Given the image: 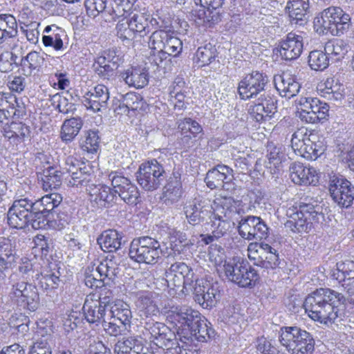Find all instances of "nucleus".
I'll return each mask as SVG.
<instances>
[{"instance_id": "1", "label": "nucleus", "mask_w": 354, "mask_h": 354, "mask_svg": "<svg viewBox=\"0 0 354 354\" xmlns=\"http://www.w3.org/2000/svg\"><path fill=\"white\" fill-rule=\"evenodd\" d=\"M346 301L353 299L330 288H319L308 295L304 305L312 319L329 325L341 318Z\"/></svg>"}, {"instance_id": "2", "label": "nucleus", "mask_w": 354, "mask_h": 354, "mask_svg": "<svg viewBox=\"0 0 354 354\" xmlns=\"http://www.w3.org/2000/svg\"><path fill=\"white\" fill-rule=\"evenodd\" d=\"M279 340L291 354H312L315 350L312 334L297 326L281 328Z\"/></svg>"}, {"instance_id": "3", "label": "nucleus", "mask_w": 354, "mask_h": 354, "mask_svg": "<svg viewBox=\"0 0 354 354\" xmlns=\"http://www.w3.org/2000/svg\"><path fill=\"white\" fill-rule=\"evenodd\" d=\"M129 254L136 262L154 265L160 259L162 250L158 240L149 236H143L131 241Z\"/></svg>"}, {"instance_id": "4", "label": "nucleus", "mask_w": 354, "mask_h": 354, "mask_svg": "<svg viewBox=\"0 0 354 354\" xmlns=\"http://www.w3.org/2000/svg\"><path fill=\"white\" fill-rule=\"evenodd\" d=\"M223 267L227 279L240 287H252L259 279L257 271L246 260L240 257L225 261Z\"/></svg>"}, {"instance_id": "5", "label": "nucleus", "mask_w": 354, "mask_h": 354, "mask_svg": "<svg viewBox=\"0 0 354 354\" xmlns=\"http://www.w3.org/2000/svg\"><path fill=\"white\" fill-rule=\"evenodd\" d=\"M62 201V196L57 192L46 194L39 199H35L29 225L35 230L44 229L50 221V214Z\"/></svg>"}, {"instance_id": "6", "label": "nucleus", "mask_w": 354, "mask_h": 354, "mask_svg": "<svg viewBox=\"0 0 354 354\" xmlns=\"http://www.w3.org/2000/svg\"><path fill=\"white\" fill-rule=\"evenodd\" d=\"M131 318L129 304L118 300L109 308L108 321H104V330L111 336H118L127 330V326H130Z\"/></svg>"}, {"instance_id": "7", "label": "nucleus", "mask_w": 354, "mask_h": 354, "mask_svg": "<svg viewBox=\"0 0 354 354\" xmlns=\"http://www.w3.org/2000/svg\"><path fill=\"white\" fill-rule=\"evenodd\" d=\"M192 269L185 263L175 262L165 272V280L169 289L175 290L180 289L183 293L192 290L195 280Z\"/></svg>"}, {"instance_id": "8", "label": "nucleus", "mask_w": 354, "mask_h": 354, "mask_svg": "<svg viewBox=\"0 0 354 354\" xmlns=\"http://www.w3.org/2000/svg\"><path fill=\"white\" fill-rule=\"evenodd\" d=\"M167 178L162 165L156 159L142 163L136 172L138 184L146 191L157 189Z\"/></svg>"}, {"instance_id": "9", "label": "nucleus", "mask_w": 354, "mask_h": 354, "mask_svg": "<svg viewBox=\"0 0 354 354\" xmlns=\"http://www.w3.org/2000/svg\"><path fill=\"white\" fill-rule=\"evenodd\" d=\"M8 297L12 303L31 312L35 311L39 306L40 299L37 287L26 281L14 283Z\"/></svg>"}, {"instance_id": "10", "label": "nucleus", "mask_w": 354, "mask_h": 354, "mask_svg": "<svg viewBox=\"0 0 354 354\" xmlns=\"http://www.w3.org/2000/svg\"><path fill=\"white\" fill-rule=\"evenodd\" d=\"M122 17L127 18L125 23L120 21L117 25L118 35L120 37L129 39L133 35L145 37L151 31L150 26V14L136 11L129 12Z\"/></svg>"}, {"instance_id": "11", "label": "nucleus", "mask_w": 354, "mask_h": 354, "mask_svg": "<svg viewBox=\"0 0 354 354\" xmlns=\"http://www.w3.org/2000/svg\"><path fill=\"white\" fill-rule=\"evenodd\" d=\"M319 16L318 22L333 35L341 36L350 28L351 17L340 7H328L321 12Z\"/></svg>"}, {"instance_id": "12", "label": "nucleus", "mask_w": 354, "mask_h": 354, "mask_svg": "<svg viewBox=\"0 0 354 354\" xmlns=\"http://www.w3.org/2000/svg\"><path fill=\"white\" fill-rule=\"evenodd\" d=\"M63 169L70 174L68 185L72 187H86L92 183L94 178L91 163L82 162L72 156L65 158Z\"/></svg>"}, {"instance_id": "13", "label": "nucleus", "mask_w": 354, "mask_h": 354, "mask_svg": "<svg viewBox=\"0 0 354 354\" xmlns=\"http://www.w3.org/2000/svg\"><path fill=\"white\" fill-rule=\"evenodd\" d=\"M295 209L296 212L290 215V220L286 223V227L293 232H309L313 228V223L318 221L320 214L310 203L301 202Z\"/></svg>"}, {"instance_id": "14", "label": "nucleus", "mask_w": 354, "mask_h": 354, "mask_svg": "<svg viewBox=\"0 0 354 354\" xmlns=\"http://www.w3.org/2000/svg\"><path fill=\"white\" fill-rule=\"evenodd\" d=\"M298 104L299 118L306 123L315 124L328 116L329 106L317 97H301Z\"/></svg>"}, {"instance_id": "15", "label": "nucleus", "mask_w": 354, "mask_h": 354, "mask_svg": "<svg viewBox=\"0 0 354 354\" xmlns=\"http://www.w3.org/2000/svg\"><path fill=\"white\" fill-rule=\"evenodd\" d=\"M34 202V198L28 197L15 200L7 214L8 225L16 229H24L28 227L31 220Z\"/></svg>"}, {"instance_id": "16", "label": "nucleus", "mask_w": 354, "mask_h": 354, "mask_svg": "<svg viewBox=\"0 0 354 354\" xmlns=\"http://www.w3.org/2000/svg\"><path fill=\"white\" fill-rule=\"evenodd\" d=\"M174 322L178 330H181L186 337L193 329L196 327L198 322L203 318L201 314L187 306H177L171 307L169 315ZM180 337V332L178 330Z\"/></svg>"}, {"instance_id": "17", "label": "nucleus", "mask_w": 354, "mask_h": 354, "mask_svg": "<svg viewBox=\"0 0 354 354\" xmlns=\"http://www.w3.org/2000/svg\"><path fill=\"white\" fill-rule=\"evenodd\" d=\"M195 301L203 308L215 306L221 298L220 286L218 283H210L203 279H195L192 286Z\"/></svg>"}, {"instance_id": "18", "label": "nucleus", "mask_w": 354, "mask_h": 354, "mask_svg": "<svg viewBox=\"0 0 354 354\" xmlns=\"http://www.w3.org/2000/svg\"><path fill=\"white\" fill-rule=\"evenodd\" d=\"M268 83V76L262 73L254 71L246 74L239 83L238 92L240 97L242 100L256 97L265 91Z\"/></svg>"}, {"instance_id": "19", "label": "nucleus", "mask_w": 354, "mask_h": 354, "mask_svg": "<svg viewBox=\"0 0 354 354\" xmlns=\"http://www.w3.org/2000/svg\"><path fill=\"white\" fill-rule=\"evenodd\" d=\"M184 212L188 223L192 225L207 223L213 214L210 201L200 196L187 202Z\"/></svg>"}, {"instance_id": "20", "label": "nucleus", "mask_w": 354, "mask_h": 354, "mask_svg": "<svg viewBox=\"0 0 354 354\" xmlns=\"http://www.w3.org/2000/svg\"><path fill=\"white\" fill-rule=\"evenodd\" d=\"M329 192L333 200L341 207H351L354 200V186L350 181L334 175L330 179Z\"/></svg>"}, {"instance_id": "21", "label": "nucleus", "mask_w": 354, "mask_h": 354, "mask_svg": "<svg viewBox=\"0 0 354 354\" xmlns=\"http://www.w3.org/2000/svg\"><path fill=\"white\" fill-rule=\"evenodd\" d=\"M237 229L239 235L248 241L266 239L269 230L266 223L255 216H241Z\"/></svg>"}, {"instance_id": "22", "label": "nucleus", "mask_w": 354, "mask_h": 354, "mask_svg": "<svg viewBox=\"0 0 354 354\" xmlns=\"http://www.w3.org/2000/svg\"><path fill=\"white\" fill-rule=\"evenodd\" d=\"M145 335L148 336L149 339L153 342L159 348H169L170 345L175 344V334L165 324L149 321L145 325Z\"/></svg>"}, {"instance_id": "23", "label": "nucleus", "mask_w": 354, "mask_h": 354, "mask_svg": "<svg viewBox=\"0 0 354 354\" xmlns=\"http://www.w3.org/2000/svg\"><path fill=\"white\" fill-rule=\"evenodd\" d=\"M26 114L24 103L10 92L0 91V124L11 117L21 118Z\"/></svg>"}, {"instance_id": "24", "label": "nucleus", "mask_w": 354, "mask_h": 354, "mask_svg": "<svg viewBox=\"0 0 354 354\" xmlns=\"http://www.w3.org/2000/svg\"><path fill=\"white\" fill-rule=\"evenodd\" d=\"M233 170L231 168L224 165H218L208 171L205 182L211 189H222L228 191L233 189Z\"/></svg>"}, {"instance_id": "25", "label": "nucleus", "mask_w": 354, "mask_h": 354, "mask_svg": "<svg viewBox=\"0 0 354 354\" xmlns=\"http://www.w3.org/2000/svg\"><path fill=\"white\" fill-rule=\"evenodd\" d=\"M109 178L113 191L121 199L129 205H136L139 201L140 193L136 185L122 176L111 174Z\"/></svg>"}, {"instance_id": "26", "label": "nucleus", "mask_w": 354, "mask_h": 354, "mask_svg": "<svg viewBox=\"0 0 354 354\" xmlns=\"http://www.w3.org/2000/svg\"><path fill=\"white\" fill-rule=\"evenodd\" d=\"M317 138V134L309 132L306 128H300L292 136V147L304 158L315 160L313 140Z\"/></svg>"}, {"instance_id": "27", "label": "nucleus", "mask_w": 354, "mask_h": 354, "mask_svg": "<svg viewBox=\"0 0 354 354\" xmlns=\"http://www.w3.org/2000/svg\"><path fill=\"white\" fill-rule=\"evenodd\" d=\"M257 102L251 105L250 113L257 121L269 120L277 111V100L268 93L259 94Z\"/></svg>"}, {"instance_id": "28", "label": "nucleus", "mask_w": 354, "mask_h": 354, "mask_svg": "<svg viewBox=\"0 0 354 354\" xmlns=\"http://www.w3.org/2000/svg\"><path fill=\"white\" fill-rule=\"evenodd\" d=\"M177 124L178 130L180 133V145L185 149L194 146L197 135L203 131L201 125L189 118L179 120Z\"/></svg>"}, {"instance_id": "29", "label": "nucleus", "mask_w": 354, "mask_h": 354, "mask_svg": "<svg viewBox=\"0 0 354 354\" xmlns=\"http://www.w3.org/2000/svg\"><path fill=\"white\" fill-rule=\"evenodd\" d=\"M303 48V37L290 32L287 35L286 39L280 42L279 53L283 59L291 61L301 55Z\"/></svg>"}, {"instance_id": "30", "label": "nucleus", "mask_w": 354, "mask_h": 354, "mask_svg": "<svg viewBox=\"0 0 354 354\" xmlns=\"http://www.w3.org/2000/svg\"><path fill=\"white\" fill-rule=\"evenodd\" d=\"M274 83L280 95L288 98L297 95L301 88L297 76L288 71L274 75Z\"/></svg>"}, {"instance_id": "31", "label": "nucleus", "mask_w": 354, "mask_h": 354, "mask_svg": "<svg viewBox=\"0 0 354 354\" xmlns=\"http://www.w3.org/2000/svg\"><path fill=\"white\" fill-rule=\"evenodd\" d=\"M83 311L85 319L90 324H102L104 327V321H108V312L98 305L95 294L88 295L86 297Z\"/></svg>"}, {"instance_id": "32", "label": "nucleus", "mask_w": 354, "mask_h": 354, "mask_svg": "<svg viewBox=\"0 0 354 354\" xmlns=\"http://www.w3.org/2000/svg\"><path fill=\"white\" fill-rule=\"evenodd\" d=\"M290 178L292 182L299 185H316L318 174L313 167L305 166L301 162H294L290 167Z\"/></svg>"}, {"instance_id": "33", "label": "nucleus", "mask_w": 354, "mask_h": 354, "mask_svg": "<svg viewBox=\"0 0 354 354\" xmlns=\"http://www.w3.org/2000/svg\"><path fill=\"white\" fill-rule=\"evenodd\" d=\"M109 99V92L108 88L103 84H98L94 87L92 91L86 93V96L84 100V104L87 109H91L94 112H97L102 109L107 107Z\"/></svg>"}, {"instance_id": "34", "label": "nucleus", "mask_w": 354, "mask_h": 354, "mask_svg": "<svg viewBox=\"0 0 354 354\" xmlns=\"http://www.w3.org/2000/svg\"><path fill=\"white\" fill-rule=\"evenodd\" d=\"M90 200L95 203L98 207H108L115 203L117 198L113 188L98 185L91 187L89 190Z\"/></svg>"}, {"instance_id": "35", "label": "nucleus", "mask_w": 354, "mask_h": 354, "mask_svg": "<svg viewBox=\"0 0 354 354\" xmlns=\"http://www.w3.org/2000/svg\"><path fill=\"white\" fill-rule=\"evenodd\" d=\"M121 77L129 86L141 88L149 83L148 71L141 66L131 67L121 73Z\"/></svg>"}, {"instance_id": "36", "label": "nucleus", "mask_w": 354, "mask_h": 354, "mask_svg": "<svg viewBox=\"0 0 354 354\" xmlns=\"http://www.w3.org/2000/svg\"><path fill=\"white\" fill-rule=\"evenodd\" d=\"M118 264L113 254H109L96 268V274L109 286L118 273Z\"/></svg>"}, {"instance_id": "37", "label": "nucleus", "mask_w": 354, "mask_h": 354, "mask_svg": "<svg viewBox=\"0 0 354 354\" xmlns=\"http://www.w3.org/2000/svg\"><path fill=\"white\" fill-rule=\"evenodd\" d=\"M121 239V234L116 230H109L103 232L97 238V242L104 252L113 253L120 248Z\"/></svg>"}, {"instance_id": "38", "label": "nucleus", "mask_w": 354, "mask_h": 354, "mask_svg": "<svg viewBox=\"0 0 354 354\" xmlns=\"http://www.w3.org/2000/svg\"><path fill=\"white\" fill-rule=\"evenodd\" d=\"M3 136L5 138L17 145L22 142L30 135L29 127L23 122H12L3 127Z\"/></svg>"}, {"instance_id": "39", "label": "nucleus", "mask_w": 354, "mask_h": 354, "mask_svg": "<svg viewBox=\"0 0 354 354\" xmlns=\"http://www.w3.org/2000/svg\"><path fill=\"white\" fill-rule=\"evenodd\" d=\"M82 126L83 121L80 117L65 120L61 127L59 133L62 141L66 144L73 142L78 135Z\"/></svg>"}, {"instance_id": "40", "label": "nucleus", "mask_w": 354, "mask_h": 354, "mask_svg": "<svg viewBox=\"0 0 354 354\" xmlns=\"http://www.w3.org/2000/svg\"><path fill=\"white\" fill-rule=\"evenodd\" d=\"M309 10V0H288L286 6V10L290 18L296 23L306 21Z\"/></svg>"}, {"instance_id": "41", "label": "nucleus", "mask_w": 354, "mask_h": 354, "mask_svg": "<svg viewBox=\"0 0 354 354\" xmlns=\"http://www.w3.org/2000/svg\"><path fill=\"white\" fill-rule=\"evenodd\" d=\"M44 32L48 34L42 37V42L46 47H53L55 50L64 49L62 37L64 30L56 25L47 26Z\"/></svg>"}, {"instance_id": "42", "label": "nucleus", "mask_w": 354, "mask_h": 354, "mask_svg": "<svg viewBox=\"0 0 354 354\" xmlns=\"http://www.w3.org/2000/svg\"><path fill=\"white\" fill-rule=\"evenodd\" d=\"M349 49L348 44L342 39H333L327 41L324 51L332 62L342 60Z\"/></svg>"}, {"instance_id": "43", "label": "nucleus", "mask_w": 354, "mask_h": 354, "mask_svg": "<svg viewBox=\"0 0 354 354\" xmlns=\"http://www.w3.org/2000/svg\"><path fill=\"white\" fill-rule=\"evenodd\" d=\"M73 96L68 91L56 93L52 96L50 102L52 106L61 113H73L75 110V104L72 102Z\"/></svg>"}, {"instance_id": "44", "label": "nucleus", "mask_w": 354, "mask_h": 354, "mask_svg": "<svg viewBox=\"0 0 354 354\" xmlns=\"http://www.w3.org/2000/svg\"><path fill=\"white\" fill-rule=\"evenodd\" d=\"M44 61L39 53L31 51L21 59V67L23 74L26 77L30 76L35 71H39Z\"/></svg>"}, {"instance_id": "45", "label": "nucleus", "mask_w": 354, "mask_h": 354, "mask_svg": "<svg viewBox=\"0 0 354 354\" xmlns=\"http://www.w3.org/2000/svg\"><path fill=\"white\" fill-rule=\"evenodd\" d=\"M64 174L53 167L44 169L41 180L43 189L48 191L58 188L62 185Z\"/></svg>"}, {"instance_id": "46", "label": "nucleus", "mask_w": 354, "mask_h": 354, "mask_svg": "<svg viewBox=\"0 0 354 354\" xmlns=\"http://www.w3.org/2000/svg\"><path fill=\"white\" fill-rule=\"evenodd\" d=\"M175 181L171 180L165 187L164 198L167 205H171L179 201L182 196V185L180 182V174L178 172L173 173Z\"/></svg>"}, {"instance_id": "47", "label": "nucleus", "mask_w": 354, "mask_h": 354, "mask_svg": "<svg viewBox=\"0 0 354 354\" xmlns=\"http://www.w3.org/2000/svg\"><path fill=\"white\" fill-rule=\"evenodd\" d=\"M182 49V41L171 34L168 42L166 44V47H165L163 52L161 53L160 51V53H157V55H155L153 61L157 66H159V64L167 58V55L176 57L181 53Z\"/></svg>"}, {"instance_id": "48", "label": "nucleus", "mask_w": 354, "mask_h": 354, "mask_svg": "<svg viewBox=\"0 0 354 354\" xmlns=\"http://www.w3.org/2000/svg\"><path fill=\"white\" fill-rule=\"evenodd\" d=\"M217 50L215 46L207 44L199 47L196 53V63L199 67L210 64L217 57Z\"/></svg>"}, {"instance_id": "49", "label": "nucleus", "mask_w": 354, "mask_h": 354, "mask_svg": "<svg viewBox=\"0 0 354 354\" xmlns=\"http://www.w3.org/2000/svg\"><path fill=\"white\" fill-rule=\"evenodd\" d=\"M196 326L192 332L190 331L188 334V337L183 335V337L189 339V337L193 336L199 342H207L213 336L214 331L210 326H208L207 320L204 317L201 319Z\"/></svg>"}, {"instance_id": "50", "label": "nucleus", "mask_w": 354, "mask_h": 354, "mask_svg": "<svg viewBox=\"0 0 354 354\" xmlns=\"http://www.w3.org/2000/svg\"><path fill=\"white\" fill-rule=\"evenodd\" d=\"M333 82L332 79L326 80L323 84L324 88L319 89L321 95L330 101L340 102L344 97L341 86L337 84L333 85ZM320 86L322 87V85Z\"/></svg>"}, {"instance_id": "51", "label": "nucleus", "mask_w": 354, "mask_h": 354, "mask_svg": "<svg viewBox=\"0 0 354 354\" xmlns=\"http://www.w3.org/2000/svg\"><path fill=\"white\" fill-rule=\"evenodd\" d=\"M15 261V250L11 241L0 237V264L9 268Z\"/></svg>"}, {"instance_id": "52", "label": "nucleus", "mask_w": 354, "mask_h": 354, "mask_svg": "<svg viewBox=\"0 0 354 354\" xmlns=\"http://www.w3.org/2000/svg\"><path fill=\"white\" fill-rule=\"evenodd\" d=\"M207 224L211 225L212 234L216 239L224 236L230 228V223L228 221L223 219L214 212Z\"/></svg>"}, {"instance_id": "53", "label": "nucleus", "mask_w": 354, "mask_h": 354, "mask_svg": "<svg viewBox=\"0 0 354 354\" xmlns=\"http://www.w3.org/2000/svg\"><path fill=\"white\" fill-rule=\"evenodd\" d=\"M171 35V33L165 30H154L149 37V46L158 53H162Z\"/></svg>"}, {"instance_id": "54", "label": "nucleus", "mask_w": 354, "mask_h": 354, "mask_svg": "<svg viewBox=\"0 0 354 354\" xmlns=\"http://www.w3.org/2000/svg\"><path fill=\"white\" fill-rule=\"evenodd\" d=\"M330 58L326 53L321 50H313L308 56L310 67L315 71H323L329 65Z\"/></svg>"}, {"instance_id": "55", "label": "nucleus", "mask_w": 354, "mask_h": 354, "mask_svg": "<svg viewBox=\"0 0 354 354\" xmlns=\"http://www.w3.org/2000/svg\"><path fill=\"white\" fill-rule=\"evenodd\" d=\"M261 248L263 251V261L262 267L265 268H274L279 265V256L277 250L271 245L264 242H259Z\"/></svg>"}, {"instance_id": "56", "label": "nucleus", "mask_w": 354, "mask_h": 354, "mask_svg": "<svg viewBox=\"0 0 354 354\" xmlns=\"http://www.w3.org/2000/svg\"><path fill=\"white\" fill-rule=\"evenodd\" d=\"M100 147V137L97 131L89 130L85 132L84 138L80 142V147L84 151L93 153Z\"/></svg>"}, {"instance_id": "57", "label": "nucleus", "mask_w": 354, "mask_h": 354, "mask_svg": "<svg viewBox=\"0 0 354 354\" xmlns=\"http://www.w3.org/2000/svg\"><path fill=\"white\" fill-rule=\"evenodd\" d=\"M35 278L39 281L38 286L44 290L57 288L59 282L61 281L59 277L51 271H49L44 274L43 273H41L40 274H37Z\"/></svg>"}, {"instance_id": "58", "label": "nucleus", "mask_w": 354, "mask_h": 354, "mask_svg": "<svg viewBox=\"0 0 354 354\" xmlns=\"http://www.w3.org/2000/svg\"><path fill=\"white\" fill-rule=\"evenodd\" d=\"M136 0H114L111 10L109 12L112 19H119L131 12Z\"/></svg>"}, {"instance_id": "59", "label": "nucleus", "mask_w": 354, "mask_h": 354, "mask_svg": "<svg viewBox=\"0 0 354 354\" xmlns=\"http://www.w3.org/2000/svg\"><path fill=\"white\" fill-rule=\"evenodd\" d=\"M136 305L147 315H156L158 312L156 304L151 299L148 292L140 293Z\"/></svg>"}, {"instance_id": "60", "label": "nucleus", "mask_w": 354, "mask_h": 354, "mask_svg": "<svg viewBox=\"0 0 354 354\" xmlns=\"http://www.w3.org/2000/svg\"><path fill=\"white\" fill-rule=\"evenodd\" d=\"M198 17L202 22L210 27L221 21V15L218 8L206 6L198 11Z\"/></svg>"}, {"instance_id": "61", "label": "nucleus", "mask_w": 354, "mask_h": 354, "mask_svg": "<svg viewBox=\"0 0 354 354\" xmlns=\"http://www.w3.org/2000/svg\"><path fill=\"white\" fill-rule=\"evenodd\" d=\"M124 104L130 111H146L148 108L142 96L135 93H128L124 95Z\"/></svg>"}, {"instance_id": "62", "label": "nucleus", "mask_w": 354, "mask_h": 354, "mask_svg": "<svg viewBox=\"0 0 354 354\" xmlns=\"http://www.w3.org/2000/svg\"><path fill=\"white\" fill-rule=\"evenodd\" d=\"M36 6H39L50 16H59L62 12L57 0H32Z\"/></svg>"}, {"instance_id": "63", "label": "nucleus", "mask_w": 354, "mask_h": 354, "mask_svg": "<svg viewBox=\"0 0 354 354\" xmlns=\"http://www.w3.org/2000/svg\"><path fill=\"white\" fill-rule=\"evenodd\" d=\"M107 0H86L85 8L87 15L95 18L100 13L106 12Z\"/></svg>"}, {"instance_id": "64", "label": "nucleus", "mask_w": 354, "mask_h": 354, "mask_svg": "<svg viewBox=\"0 0 354 354\" xmlns=\"http://www.w3.org/2000/svg\"><path fill=\"white\" fill-rule=\"evenodd\" d=\"M93 68L95 73L103 79L109 80L114 74L115 68H113L111 64H108L104 61V59L97 58V61L93 64Z\"/></svg>"}]
</instances>
